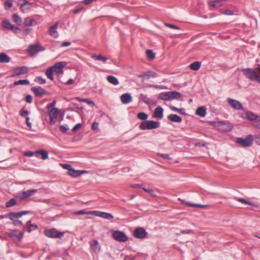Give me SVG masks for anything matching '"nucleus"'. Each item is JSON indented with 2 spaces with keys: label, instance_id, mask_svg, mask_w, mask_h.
I'll return each mask as SVG.
<instances>
[{
  "label": "nucleus",
  "instance_id": "obj_40",
  "mask_svg": "<svg viewBox=\"0 0 260 260\" xmlns=\"http://www.w3.org/2000/svg\"><path fill=\"white\" fill-rule=\"evenodd\" d=\"M140 98L141 101H142L144 103H145L146 104H150V100L148 98L147 95L144 94L143 93L140 94Z\"/></svg>",
  "mask_w": 260,
  "mask_h": 260
},
{
  "label": "nucleus",
  "instance_id": "obj_48",
  "mask_svg": "<svg viewBox=\"0 0 260 260\" xmlns=\"http://www.w3.org/2000/svg\"><path fill=\"white\" fill-rule=\"evenodd\" d=\"M35 81L40 84H43L46 83V80L41 76L36 77Z\"/></svg>",
  "mask_w": 260,
  "mask_h": 260
},
{
  "label": "nucleus",
  "instance_id": "obj_52",
  "mask_svg": "<svg viewBox=\"0 0 260 260\" xmlns=\"http://www.w3.org/2000/svg\"><path fill=\"white\" fill-rule=\"evenodd\" d=\"M20 115L22 117H27V115L28 114V112L24 110V109H22L19 112Z\"/></svg>",
  "mask_w": 260,
  "mask_h": 260
},
{
  "label": "nucleus",
  "instance_id": "obj_31",
  "mask_svg": "<svg viewBox=\"0 0 260 260\" xmlns=\"http://www.w3.org/2000/svg\"><path fill=\"white\" fill-rule=\"evenodd\" d=\"M201 66V63L200 62L195 61L189 65V68L192 70L198 71L200 69Z\"/></svg>",
  "mask_w": 260,
  "mask_h": 260
},
{
  "label": "nucleus",
  "instance_id": "obj_59",
  "mask_svg": "<svg viewBox=\"0 0 260 260\" xmlns=\"http://www.w3.org/2000/svg\"><path fill=\"white\" fill-rule=\"evenodd\" d=\"M25 101L28 103H31L32 102V96L30 94L27 95L25 98Z\"/></svg>",
  "mask_w": 260,
  "mask_h": 260
},
{
  "label": "nucleus",
  "instance_id": "obj_9",
  "mask_svg": "<svg viewBox=\"0 0 260 260\" xmlns=\"http://www.w3.org/2000/svg\"><path fill=\"white\" fill-rule=\"evenodd\" d=\"M43 50H44V48L39 44L30 45L27 50L28 53L30 56H34L38 52Z\"/></svg>",
  "mask_w": 260,
  "mask_h": 260
},
{
  "label": "nucleus",
  "instance_id": "obj_4",
  "mask_svg": "<svg viewBox=\"0 0 260 260\" xmlns=\"http://www.w3.org/2000/svg\"><path fill=\"white\" fill-rule=\"evenodd\" d=\"M214 125L218 131L222 133L230 132L233 128V125L231 123L224 121L214 122Z\"/></svg>",
  "mask_w": 260,
  "mask_h": 260
},
{
  "label": "nucleus",
  "instance_id": "obj_24",
  "mask_svg": "<svg viewBox=\"0 0 260 260\" xmlns=\"http://www.w3.org/2000/svg\"><path fill=\"white\" fill-rule=\"evenodd\" d=\"M23 24L25 26H32L37 24V22L34 19L28 17L24 19Z\"/></svg>",
  "mask_w": 260,
  "mask_h": 260
},
{
  "label": "nucleus",
  "instance_id": "obj_23",
  "mask_svg": "<svg viewBox=\"0 0 260 260\" xmlns=\"http://www.w3.org/2000/svg\"><path fill=\"white\" fill-rule=\"evenodd\" d=\"M90 247L95 252H99L101 250L100 245L97 240H93L90 243Z\"/></svg>",
  "mask_w": 260,
  "mask_h": 260
},
{
  "label": "nucleus",
  "instance_id": "obj_36",
  "mask_svg": "<svg viewBox=\"0 0 260 260\" xmlns=\"http://www.w3.org/2000/svg\"><path fill=\"white\" fill-rule=\"evenodd\" d=\"M91 58L95 60L102 61L104 62H106V61L107 60V57L103 56L101 55H94L91 56Z\"/></svg>",
  "mask_w": 260,
  "mask_h": 260
},
{
  "label": "nucleus",
  "instance_id": "obj_16",
  "mask_svg": "<svg viewBox=\"0 0 260 260\" xmlns=\"http://www.w3.org/2000/svg\"><path fill=\"white\" fill-rule=\"evenodd\" d=\"M246 118L250 121H260V116L255 115L252 112L247 111L245 113Z\"/></svg>",
  "mask_w": 260,
  "mask_h": 260
},
{
  "label": "nucleus",
  "instance_id": "obj_39",
  "mask_svg": "<svg viewBox=\"0 0 260 260\" xmlns=\"http://www.w3.org/2000/svg\"><path fill=\"white\" fill-rule=\"evenodd\" d=\"M79 170H76L74 169L73 168L70 170V171L68 172V174L73 177H77L79 176Z\"/></svg>",
  "mask_w": 260,
  "mask_h": 260
},
{
  "label": "nucleus",
  "instance_id": "obj_10",
  "mask_svg": "<svg viewBox=\"0 0 260 260\" xmlns=\"http://www.w3.org/2000/svg\"><path fill=\"white\" fill-rule=\"evenodd\" d=\"M112 237L115 240L121 242H125L128 240L126 235L123 232L119 231L114 232Z\"/></svg>",
  "mask_w": 260,
  "mask_h": 260
},
{
  "label": "nucleus",
  "instance_id": "obj_42",
  "mask_svg": "<svg viewBox=\"0 0 260 260\" xmlns=\"http://www.w3.org/2000/svg\"><path fill=\"white\" fill-rule=\"evenodd\" d=\"M146 55L151 60L153 59L155 57V53L151 50L149 49L146 51Z\"/></svg>",
  "mask_w": 260,
  "mask_h": 260
},
{
  "label": "nucleus",
  "instance_id": "obj_58",
  "mask_svg": "<svg viewBox=\"0 0 260 260\" xmlns=\"http://www.w3.org/2000/svg\"><path fill=\"white\" fill-rule=\"evenodd\" d=\"M143 189L145 191H146V192L149 193V194H150L151 196H155V195L154 194V192L153 189H146V188H143Z\"/></svg>",
  "mask_w": 260,
  "mask_h": 260
},
{
  "label": "nucleus",
  "instance_id": "obj_2",
  "mask_svg": "<svg viewBox=\"0 0 260 260\" xmlns=\"http://www.w3.org/2000/svg\"><path fill=\"white\" fill-rule=\"evenodd\" d=\"M29 212L30 211H22L18 212H10L6 214V217L13 221V224L15 226H22L23 225L22 221L18 219Z\"/></svg>",
  "mask_w": 260,
  "mask_h": 260
},
{
  "label": "nucleus",
  "instance_id": "obj_57",
  "mask_svg": "<svg viewBox=\"0 0 260 260\" xmlns=\"http://www.w3.org/2000/svg\"><path fill=\"white\" fill-rule=\"evenodd\" d=\"M31 5L24 6L23 8L20 9L22 12L25 13L26 12H27L28 11H29L31 9Z\"/></svg>",
  "mask_w": 260,
  "mask_h": 260
},
{
  "label": "nucleus",
  "instance_id": "obj_47",
  "mask_svg": "<svg viewBox=\"0 0 260 260\" xmlns=\"http://www.w3.org/2000/svg\"><path fill=\"white\" fill-rule=\"evenodd\" d=\"M190 207H197V208H205L209 207L208 205H202L199 204H192V203H187Z\"/></svg>",
  "mask_w": 260,
  "mask_h": 260
},
{
  "label": "nucleus",
  "instance_id": "obj_55",
  "mask_svg": "<svg viewBox=\"0 0 260 260\" xmlns=\"http://www.w3.org/2000/svg\"><path fill=\"white\" fill-rule=\"evenodd\" d=\"M165 24L166 26H168L171 28L180 29V28L178 26L175 25L174 24L167 23H166Z\"/></svg>",
  "mask_w": 260,
  "mask_h": 260
},
{
  "label": "nucleus",
  "instance_id": "obj_3",
  "mask_svg": "<svg viewBox=\"0 0 260 260\" xmlns=\"http://www.w3.org/2000/svg\"><path fill=\"white\" fill-rule=\"evenodd\" d=\"M160 122L153 120H146L142 121L139 125V128L141 130H149L158 128Z\"/></svg>",
  "mask_w": 260,
  "mask_h": 260
},
{
  "label": "nucleus",
  "instance_id": "obj_15",
  "mask_svg": "<svg viewBox=\"0 0 260 260\" xmlns=\"http://www.w3.org/2000/svg\"><path fill=\"white\" fill-rule=\"evenodd\" d=\"M27 72H28L27 67H26L25 66L18 67V68H16L14 70V74L12 76V77L24 74L27 73Z\"/></svg>",
  "mask_w": 260,
  "mask_h": 260
},
{
  "label": "nucleus",
  "instance_id": "obj_51",
  "mask_svg": "<svg viewBox=\"0 0 260 260\" xmlns=\"http://www.w3.org/2000/svg\"><path fill=\"white\" fill-rule=\"evenodd\" d=\"M253 138L255 143L260 145V134L255 135Z\"/></svg>",
  "mask_w": 260,
  "mask_h": 260
},
{
  "label": "nucleus",
  "instance_id": "obj_53",
  "mask_svg": "<svg viewBox=\"0 0 260 260\" xmlns=\"http://www.w3.org/2000/svg\"><path fill=\"white\" fill-rule=\"evenodd\" d=\"M92 212L90 211L85 212L84 210H79L75 212V213L78 215L90 214Z\"/></svg>",
  "mask_w": 260,
  "mask_h": 260
},
{
  "label": "nucleus",
  "instance_id": "obj_62",
  "mask_svg": "<svg viewBox=\"0 0 260 260\" xmlns=\"http://www.w3.org/2000/svg\"><path fill=\"white\" fill-rule=\"evenodd\" d=\"M62 168H63V169H66V170H68V172H69V171H70V169H71L72 168V167L71 165H69V164H63V165H62Z\"/></svg>",
  "mask_w": 260,
  "mask_h": 260
},
{
  "label": "nucleus",
  "instance_id": "obj_17",
  "mask_svg": "<svg viewBox=\"0 0 260 260\" xmlns=\"http://www.w3.org/2000/svg\"><path fill=\"white\" fill-rule=\"evenodd\" d=\"M95 215L100 217H102L104 219L111 220L113 218V216L109 213L105 212H100V211H94Z\"/></svg>",
  "mask_w": 260,
  "mask_h": 260
},
{
  "label": "nucleus",
  "instance_id": "obj_25",
  "mask_svg": "<svg viewBox=\"0 0 260 260\" xmlns=\"http://www.w3.org/2000/svg\"><path fill=\"white\" fill-rule=\"evenodd\" d=\"M170 92V100H177L180 98L182 96V94L181 93L176 91H169Z\"/></svg>",
  "mask_w": 260,
  "mask_h": 260
},
{
  "label": "nucleus",
  "instance_id": "obj_13",
  "mask_svg": "<svg viewBox=\"0 0 260 260\" xmlns=\"http://www.w3.org/2000/svg\"><path fill=\"white\" fill-rule=\"evenodd\" d=\"M229 104L234 109L242 110L243 108L242 104L238 101L231 98L228 99Z\"/></svg>",
  "mask_w": 260,
  "mask_h": 260
},
{
  "label": "nucleus",
  "instance_id": "obj_11",
  "mask_svg": "<svg viewBox=\"0 0 260 260\" xmlns=\"http://www.w3.org/2000/svg\"><path fill=\"white\" fill-rule=\"evenodd\" d=\"M147 233L143 228H136L133 233V236L138 239H143L147 237Z\"/></svg>",
  "mask_w": 260,
  "mask_h": 260
},
{
  "label": "nucleus",
  "instance_id": "obj_29",
  "mask_svg": "<svg viewBox=\"0 0 260 260\" xmlns=\"http://www.w3.org/2000/svg\"><path fill=\"white\" fill-rule=\"evenodd\" d=\"M107 79L108 81L113 85H117L119 84V81L117 78L113 76L109 75L107 77Z\"/></svg>",
  "mask_w": 260,
  "mask_h": 260
},
{
  "label": "nucleus",
  "instance_id": "obj_34",
  "mask_svg": "<svg viewBox=\"0 0 260 260\" xmlns=\"http://www.w3.org/2000/svg\"><path fill=\"white\" fill-rule=\"evenodd\" d=\"M18 5L20 9L23 8L24 6H31V3L27 0H18Z\"/></svg>",
  "mask_w": 260,
  "mask_h": 260
},
{
  "label": "nucleus",
  "instance_id": "obj_7",
  "mask_svg": "<svg viewBox=\"0 0 260 260\" xmlns=\"http://www.w3.org/2000/svg\"><path fill=\"white\" fill-rule=\"evenodd\" d=\"M37 192V189H32L26 191H19L17 193L16 197L21 201L25 200L28 198L33 196Z\"/></svg>",
  "mask_w": 260,
  "mask_h": 260
},
{
  "label": "nucleus",
  "instance_id": "obj_20",
  "mask_svg": "<svg viewBox=\"0 0 260 260\" xmlns=\"http://www.w3.org/2000/svg\"><path fill=\"white\" fill-rule=\"evenodd\" d=\"M168 119L172 122L180 123L182 121L181 117L177 114H171L168 116Z\"/></svg>",
  "mask_w": 260,
  "mask_h": 260
},
{
  "label": "nucleus",
  "instance_id": "obj_28",
  "mask_svg": "<svg viewBox=\"0 0 260 260\" xmlns=\"http://www.w3.org/2000/svg\"><path fill=\"white\" fill-rule=\"evenodd\" d=\"M35 154L37 156L39 155H41V158L43 160H45L48 157V153L47 151L45 150H38L35 152Z\"/></svg>",
  "mask_w": 260,
  "mask_h": 260
},
{
  "label": "nucleus",
  "instance_id": "obj_41",
  "mask_svg": "<svg viewBox=\"0 0 260 260\" xmlns=\"http://www.w3.org/2000/svg\"><path fill=\"white\" fill-rule=\"evenodd\" d=\"M157 76V74L154 72L148 71L146 72V77L148 78H155Z\"/></svg>",
  "mask_w": 260,
  "mask_h": 260
},
{
  "label": "nucleus",
  "instance_id": "obj_49",
  "mask_svg": "<svg viewBox=\"0 0 260 260\" xmlns=\"http://www.w3.org/2000/svg\"><path fill=\"white\" fill-rule=\"evenodd\" d=\"M77 99L79 101L86 103H87L89 105L94 106V103L92 101L86 99H80L79 98H77Z\"/></svg>",
  "mask_w": 260,
  "mask_h": 260
},
{
  "label": "nucleus",
  "instance_id": "obj_6",
  "mask_svg": "<svg viewBox=\"0 0 260 260\" xmlns=\"http://www.w3.org/2000/svg\"><path fill=\"white\" fill-rule=\"evenodd\" d=\"M253 140V136L251 135H248L245 139L238 138L236 139V143L243 147H250L252 144Z\"/></svg>",
  "mask_w": 260,
  "mask_h": 260
},
{
  "label": "nucleus",
  "instance_id": "obj_32",
  "mask_svg": "<svg viewBox=\"0 0 260 260\" xmlns=\"http://www.w3.org/2000/svg\"><path fill=\"white\" fill-rule=\"evenodd\" d=\"M13 20L15 23H16L18 25H20L22 23V19L18 15L17 13H15L12 15Z\"/></svg>",
  "mask_w": 260,
  "mask_h": 260
},
{
  "label": "nucleus",
  "instance_id": "obj_5",
  "mask_svg": "<svg viewBox=\"0 0 260 260\" xmlns=\"http://www.w3.org/2000/svg\"><path fill=\"white\" fill-rule=\"evenodd\" d=\"M44 234L49 238L61 239L64 233L59 232L55 229H46L44 232Z\"/></svg>",
  "mask_w": 260,
  "mask_h": 260
},
{
  "label": "nucleus",
  "instance_id": "obj_35",
  "mask_svg": "<svg viewBox=\"0 0 260 260\" xmlns=\"http://www.w3.org/2000/svg\"><path fill=\"white\" fill-rule=\"evenodd\" d=\"M53 73L54 71L51 67L49 68L46 71V75L47 77L51 80H53L54 79Z\"/></svg>",
  "mask_w": 260,
  "mask_h": 260
},
{
  "label": "nucleus",
  "instance_id": "obj_43",
  "mask_svg": "<svg viewBox=\"0 0 260 260\" xmlns=\"http://www.w3.org/2000/svg\"><path fill=\"white\" fill-rule=\"evenodd\" d=\"M3 27L4 28L10 29L11 27L13 24H12L9 20L5 19L3 21Z\"/></svg>",
  "mask_w": 260,
  "mask_h": 260
},
{
  "label": "nucleus",
  "instance_id": "obj_60",
  "mask_svg": "<svg viewBox=\"0 0 260 260\" xmlns=\"http://www.w3.org/2000/svg\"><path fill=\"white\" fill-rule=\"evenodd\" d=\"M60 130L61 132L63 133H65L67 132V131L69 129V128L64 125H60L59 126Z\"/></svg>",
  "mask_w": 260,
  "mask_h": 260
},
{
  "label": "nucleus",
  "instance_id": "obj_33",
  "mask_svg": "<svg viewBox=\"0 0 260 260\" xmlns=\"http://www.w3.org/2000/svg\"><path fill=\"white\" fill-rule=\"evenodd\" d=\"M170 109L174 112H178L181 114L186 115V113H185V110L184 108L179 109L175 106H171L170 107Z\"/></svg>",
  "mask_w": 260,
  "mask_h": 260
},
{
  "label": "nucleus",
  "instance_id": "obj_19",
  "mask_svg": "<svg viewBox=\"0 0 260 260\" xmlns=\"http://www.w3.org/2000/svg\"><path fill=\"white\" fill-rule=\"evenodd\" d=\"M58 26V22L55 23L53 26L49 28V34L54 38L58 37V35L56 31V29Z\"/></svg>",
  "mask_w": 260,
  "mask_h": 260
},
{
  "label": "nucleus",
  "instance_id": "obj_1",
  "mask_svg": "<svg viewBox=\"0 0 260 260\" xmlns=\"http://www.w3.org/2000/svg\"><path fill=\"white\" fill-rule=\"evenodd\" d=\"M243 74L250 80H254L260 83V65L254 70L251 68H245L242 70Z\"/></svg>",
  "mask_w": 260,
  "mask_h": 260
},
{
  "label": "nucleus",
  "instance_id": "obj_44",
  "mask_svg": "<svg viewBox=\"0 0 260 260\" xmlns=\"http://www.w3.org/2000/svg\"><path fill=\"white\" fill-rule=\"evenodd\" d=\"M27 224L28 226L27 231L28 233H30L32 231L31 228H33L34 229H38V226L36 224H33L31 223V221L29 220L27 222Z\"/></svg>",
  "mask_w": 260,
  "mask_h": 260
},
{
  "label": "nucleus",
  "instance_id": "obj_27",
  "mask_svg": "<svg viewBox=\"0 0 260 260\" xmlns=\"http://www.w3.org/2000/svg\"><path fill=\"white\" fill-rule=\"evenodd\" d=\"M196 114L201 117H204L206 114V109L204 107H200L197 108Z\"/></svg>",
  "mask_w": 260,
  "mask_h": 260
},
{
  "label": "nucleus",
  "instance_id": "obj_18",
  "mask_svg": "<svg viewBox=\"0 0 260 260\" xmlns=\"http://www.w3.org/2000/svg\"><path fill=\"white\" fill-rule=\"evenodd\" d=\"M120 100L123 104H127L132 101V97L131 94L126 93L120 96Z\"/></svg>",
  "mask_w": 260,
  "mask_h": 260
},
{
  "label": "nucleus",
  "instance_id": "obj_56",
  "mask_svg": "<svg viewBox=\"0 0 260 260\" xmlns=\"http://www.w3.org/2000/svg\"><path fill=\"white\" fill-rule=\"evenodd\" d=\"M237 201L240 202V203H244L247 205H250V203L247 201H246L245 199L243 198H238Z\"/></svg>",
  "mask_w": 260,
  "mask_h": 260
},
{
  "label": "nucleus",
  "instance_id": "obj_8",
  "mask_svg": "<svg viewBox=\"0 0 260 260\" xmlns=\"http://www.w3.org/2000/svg\"><path fill=\"white\" fill-rule=\"evenodd\" d=\"M67 65V62L66 61H60L55 63L51 68L54 71V73L58 75L63 74V68Z\"/></svg>",
  "mask_w": 260,
  "mask_h": 260
},
{
  "label": "nucleus",
  "instance_id": "obj_30",
  "mask_svg": "<svg viewBox=\"0 0 260 260\" xmlns=\"http://www.w3.org/2000/svg\"><path fill=\"white\" fill-rule=\"evenodd\" d=\"M59 111L56 108H52L49 112V117H52L53 118H56L57 115L58 114Z\"/></svg>",
  "mask_w": 260,
  "mask_h": 260
},
{
  "label": "nucleus",
  "instance_id": "obj_26",
  "mask_svg": "<svg viewBox=\"0 0 260 260\" xmlns=\"http://www.w3.org/2000/svg\"><path fill=\"white\" fill-rule=\"evenodd\" d=\"M11 60L10 57L5 53H0V62L8 63Z\"/></svg>",
  "mask_w": 260,
  "mask_h": 260
},
{
  "label": "nucleus",
  "instance_id": "obj_22",
  "mask_svg": "<svg viewBox=\"0 0 260 260\" xmlns=\"http://www.w3.org/2000/svg\"><path fill=\"white\" fill-rule=\"evenodd\" d=\"M157 98L163 101H171L169 91L161 92Z\"/></svg>",
  "mask_w": 260,
  "mask_h": 260
},
{
  "label": "nucleus",
  "instance_id": "obj_63",
  "mask_svg": "<svg viewBox=\"0 0 260 260\" xmlns=\"http://www.w3.org/2000/svg\"><path fill=\"white\" fill-rule=\"evenodd\" d=\"M31 30H32L31 28H27L24 29L23 30V33L24 35L26 36V35L29 34Z\"/></svg>",
  "mask_w": 260,
  "mask_h": 260
},
{
  "label": "nucleus",
  "instance_id": "obj_54",
  "mask_svg": "<svg viewBox=\"0 0 260 260\" xmlns=\"http://www.w3.org/2000/svg\"><path fill=\"white\" fill-rule=\"evenodd\" d=\"M223 14L228 15H234V12L233 11L230 10H224L221 12Z\"/></svg>",
  "mask_w": 260,
  "mask_h": 260
},
{
  "label": "nucleus",
  "instance_id": "obj_14",
  "mask_svg": "<svg viewBox=\"0 0 260 260\" xmlns=\"http://www.w3.org/2000/svg\"><path fill=\"white\" fill-rule=\"evenodd\" d=\"M7 235L9 237H15L17 238L18 241H20L23 237V233L22 232H19L17 230H15L12 232L8 233Z\"/></svg>",
  "mask_w": 260,
  "mask_h": 260
},
{
  "label": "nucleus",
  "instance_id": "obj_64",
  "mask_svg": "<svg viewBox=\"0 0 260 260\" xmlns=\"http://www.w3.org/2000/svg\"><path fill=\"white\" fill-rule=\"evenodd\" d=\"M34 154H35V152H32L30 151L25 152V153H24L25 156L29 157L33 156Z\"/></svg>",
  "mask_w": 260,
  "mask_h": 260
},
{
  "label": "nucleus",
  "instance_id": "obj_45",
  "mask_svg": "<svg viewBox=\"0 0 260 260\" xmlns=\"http://www.w3.org/2000/svg\"><path fill=\"white\" fill-rule=\"evenodd\" d=\"M4 6L6 10L11 8L13 6V0H7L4 3Z\"/></svg>",
  "mask_w": 260,
  "mask_h": 260
},
{
  "label": "nucleus",
  "instance_id": "obj_21",
  "mask_svg": "<svg viewBox=\"0 0 260 260\" xmlns=\"http://www.w3.org/2000/svg\"><path fill=\"white\" fill-rule=\"evenodd\" d=\"M164 110L161 107H157L154 110V116L158 118H162L164 115Z\"/></svg>",
  "mask_w": 260,
  "mask_h": 260
},
{
  "label": "nucleus",
  "instance_id": "obj_50",
  "mask_svg": "<svg viewBox=\"0 0 260 260\" xmlns=\"http://www.w3.org/2000/svg\"><path fill=\"white\" fill-rule=\"evenodd\" d=\"M10 30H12L15 34H18L21 31V29L17 26L12 25L10 28Z\"/></svg>",
  "mask_w": 260,
  "mask_h": 260
},
{
  "label": "nucleus",
  "instance_id": "obj_46",
  "mask_svg": "<svg viewBox=\"0 0 260 260\" xmlns=\"http://www.w3.org/2000/svg\"><path fill=\"white\" fill-rule=\"evenodd\" d=\"M17 203V201L15 199H11L9 200V202H7L6 204V206L7 207H10L15 205Z\"/></svg>",
  "mask_w": 260,
  "mask_h": 260
},
{
  "label": "nucleus",
  "instance_id": "obj_37",
  "mask_svg": "<svg viewBox=\"0 0 260 260\" xmlns=\"http://www.w3.org/2000/svg\"><path fill=\"white\" fill-rule=\"evenodd\" d=\"M137 117L138 119L144 121H146L148 116V115L144 112H140L137 114Z\"/></svg>",
  "mask_w": 260,
  "mask_h": 260
},
{
  "label": "nucleus",
  "instance_id": "obj_12",
  "mask_svg": "<svg viewBox=\"0 0 260 260\" xmlns=\"http://www.w3.org/2000/svg\"><path fill=\"white\" fill-rule=\"evenodd\" d=\"M31 90L34 92L36 96L42 97L43 96L48 94V92L44 88L41 86L32 87Z\"/></svg>",
  "mask_w": 260,
  "mask_h": 260
},
{
  "label": "nucleus",
  "instance_id": "obj_38",
  "mask_svg": "<svg viewBox=\"0 0 260 260\" xmlns=\"http://www.w3.org/2000/svg\"><path fill=\"white\" fill-rule=\"evenodd\" d=\"M29 83V81L27 79L20 80L15 81L14 83V85H28Z\"/></svg>",
  "mask_w": 260,
  "mask_h": 260
},
{
  "label": "nucleus",
  "instance_id": "obj_61",
  "mask_svg": "<svg viewBox=\"0 0 260 260\" xmlns=\"http://www.w3.org/2000/svg\"><path fill=\"white\" fill-rule=\"evenodd\" d=\"M81 126V124H80V123H78V124H77L76 125H75L73 127V129H72V131H73V132H76V131H77L79 129V128Z\"/></svg>",
  "mask_w": 260,
  "mask_h": 260
}]
</instances>
